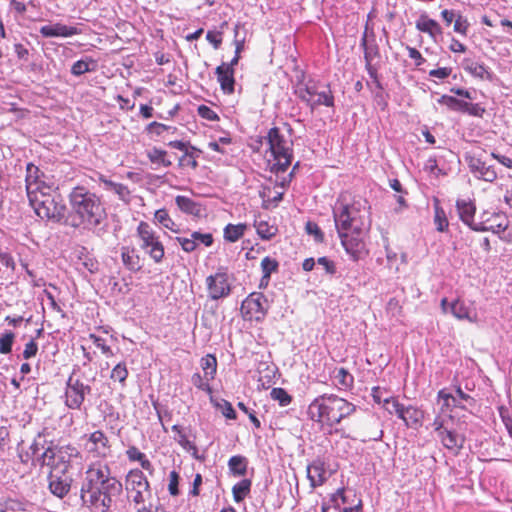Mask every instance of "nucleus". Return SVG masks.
I'll list each match as a JSON object with an SVG mask.
<instances>
[{"label": "nucleus", "instance_id": "nucleus-10", "mask_svg": "<svg viewBox=\"0 0 512 512\" xmlns=\"http://www.w3.org/2000/svg\"><path fill=\"white\" fill-rule=\"evenodd\" d=\"M137 236L141 241V249L156 263H160L164 258V247L154 229L147 222L141 221L137 227Z\"/></svg>", "mask_w": 512, "mask_h": 512}, {"label": "nucleus", "instance_id": "nucleus-26", "mask_svg": "<svg viewBox=\"0 0 512 512\" xmlns=\"http://www.w3.org/2000/svg\"><path fill=\"white\" fill-rule=\"evenodd\" d=\"M175 203L177 207L186 214H190L196 217H200L202 215V205L198 202L193 201L191 198L187 196H176Z\"/></svg>", "mask_w": 512, "mask_h": 512}, {"label": "nucleus", "instance_id": "nucleus-30", "mask_svg": "<svg viewBox=\"0 0 512 512\" xmlns=\"http://www.w3.org/2000/svg\"><path fill=\"white\" fill-rule=\"evenodd\" d=\"M308 105L311 108H314L319 105H325L327 107H332L334 105V97L329 88L318 91L317 94L314 95V98H308Z\"/></svg>", "mask_w": 512, "mask_h": 512}, {"label": "nucleus", "instance_id": "nucleus-51", "mask_svg": "<svg viewBox=\"0 0 512 512\" xmlns=\"http://www.w3.org/2000/svg\"><path fill=\"white\" fill-rule=\"evenodd\" d=\"M90 70L89 62L85 60H78L71 67V73L75 76H80Z\"/></svg>", "mask_w": 512, "mask_h": 512}, {"label": "nucleus", "instance_id": "nucleus-58", "mask_svg": "<svg viewBox=\"0 0 512 512\" xmlns=\"http://www.w3.org/2000/svg\"><path fill=\"white\" fill-rule=\"evenodd\" d=\"M484 112H485V109L483 107H481L479 104H472V103L466 102V107H465L464 113H468L469 115H472V116L482 117Z\"/></svg>", "mask_w": 512, "mask_h": 512}, {"label": "nucleus", "instance_id": "nucleus-56", "mask_svg": "<svg viewBox=\"0 0 512 512\" xmlns=\"http://www.w3.org/2000/svg\"><path fill=\"white\" fill-rule=\"evenodd\" d=\"M198 114L202 118L209 120V121L218 120V115L216 114V112L213 111L210 107H208L206 105H200L198 107Z\"/></svg>", "mask_w": 512, "mask_h": 512}, {"label": "nucleus", "instance_id": "nucleus-3", "mask_svg": "<svg viewBox=\"0 0 512 512\" xmlns=\"http://www.w3.org/2000/svg\"><path fill=\"white\" fill-rule=\"evenodd\" d=\"M355 410V405L346 399L335 394H323L309 404L307 414L315 422L334 427Z\"/></svg>", "mask_w": 512, "mask_h": 512}, {"label": "nucleus", "instance_id": "nucleus-64", "mask_svg": "<svg viewBox=\"0 0 512 512\" xmlns=\"http://www.w3.org/2000/svg\"><path fill=\"white\" fill-rule=\"evenodd\" d=\"M166 156V151L153 148L148 153V157L153 163H160V161H164V157Z\"/></svg>", "mask_w": 512, "mask_h": 512}, {"label": "nucleus", "instance_id": "nucleus-6", "mask_svg": "<svg viewBox=\"0 0 512 512\" xmlns=\"http://www.w3.org/2000/svg\"><path fill=\"white\" fill-rule=\"evenodd\" d=\"M265 140L275 161L271 170L276 173L285 172L292 162V142L281 134L277 127L268 131Z\"/></svg>", "mask_w": 512, "mask_h": 512}, {"label": "nucleus", "instance_id": "nucleus-34", "mask_svg": "<svg viewBox=\"0 0 512 512\" xmlns=\"http://www.w3.org/2000/svg\"><path fill=\"white\" fill-rule=\"evenodd\" d=\"M230 471L237 476H244L247 472V460L245 457L236 455L229 459Z\"/></svg>", "mask_w": 512, "mask_h": 512}, {"label": "nucleus", "instance_id": "nucleus-13", "mask_svg": "<svg viewBox=\"0 0 512 512\" xmlns=\"http://www.w3.org/2000/svg\"><path fill=\"white\" fill-rule=\"evenodd\" d=\"M345 251L357 261L366 255V245L364 242L365 231L361 233L345 232L338 234Z\"/></svg>", "mask_w": 512, "mask_h": 512}, {"label": "nucleus", "instance_id": "nucleus-40", "mask_svg": "<svg viewBox=\"0 0 512 512\" xmlns=\"http://www.w3.org/2000/svg\"><path fill=\"white\" fill-rule=\"evenodd\" d=\"M362 45L364 47V59L366 63H372V61L379 57V49L375 43H368L366 35L362 38Z\"/></svg>", "mask_w": 512, "mask_h": 512}, {"label": "nucleus", "instance_id": "nucleus-42", "mask_svg": "<svg viewBox=\"0 0 512 512\" xmlns=\"http://www.w3.org/2000/svg\"><path fill=\"white\" fill-rule=\"evenodd\" d=\"M277 267H278V263L276 260H274L270 257H265L262 259L261 268L263 271V277L261 280V285L263 284L264 280H266V282L269 280L271 273L273 271H275L277 269Z\"/></svg>", "mask_w": 512, "mask_h": 512}, {"label": "nucleus", "instance_id": "nucleus-33", "mask_svg": "<svg viewBox=\"0 0 512 512\" xmlns=\"http://www.w3.org/2000/svg\"><path fill=\"white\" fill-rule=\"evenodd\" d=\"M423 412L416 407L407 406L405 409L404 423L410 427H418L421 425Z\"/></svg>", "mask_w": 512, "mask_h": 512}, {"label": "nucleus", "instance_id": "nucleus-31", "mask_svg": "<svg viewBox=\"0 0 512 512\" xmlns=\"http://www.w3.org/2000/svg\"><path fill=\"white\" fill-rule=\"evenodd\" d=\"M101 181L103 182L104 186H105V189L118 195V197L125 201V202H129L130 200V191L128 189L127 186L121 184V183H116V182H113L111 180H108V179H102L101 178Z\"/></svg>", "mask_w": 512, "mask_h": 512}, {"label": "nucleus", "instance_id": "nucleus-43", "mask_svg": "<svg viewBox=\"0 0 512 512\" xmlns=\"http://www.w3.org/2000/svg\"><path fill=\"white\" fill-rule=\"evenodd\" d=\"M258 235L265 240L271 239L276 235L277 228L273 225H269L266 222H259L256 226Z\"/></svg>", "mask_w": 512, "mask_h": 512}, {"label": "nucleus", "instance_id": "nucleus-24", "mask_svg": "<svg viewBox=\"0 0 512 512\" xmlns=\"http://www.w3.org/2000/svg\"><path fill=\"white\" fill-rule=\"evenodd\" d=\"M456 208L460 219L474 230V227L479 226V223H474V215L476 207L473 202L466 200H457Z\"/></svg>", "mask_w": 512, "mask_h": 512}, {"label": "nucleus", "instance_id": "nucleus-41", "mask_svg": "<svg viewBox=\"0 0 512 512\" xmlns=\"http://www.w3.org/2000/svg\"><path fill=\"white\" fill-rule=\"evenodd\" d=\"M335 379L337 381V385L345 389L352 387L354 382V377L345 368H339L337 370Z\"/></svg>", "mask_w": 512, "mask_h": 512}, {"label": "nucleus", "instance_id": "nucleus-61", "mask_svg": "<svg viewBox=\"0 0 512 512\" xmlns=\"http://www.w3.org/2000/svg\"><path fill=\"white\" fill-rule=\"evenodd\" d=\"M38 351V345L37 343L32 339L30 340L26 345L25 349L23 351V357L25 359H30L36 355Z\"/></svg>", "mask_w": 512, "mask_h": 512}, {"label": "nucleus", "instance_id": "nucleus-47", "mask_svg": "<svg viewBox=\"0 0 512 512\" xmlns=\"http://www.w3.org/2000/svg\"><path fill=\"white\" fill-rule=\"evenodd\" d=\"M14 333L13 332H6L0 337V353L1 354H8L11 352L12 344L14 341Z\"/></svg>", "mask_w": 512, "mask_h": 512}, {"label": "nucleus", "instance_id": "nucleus-52", "mask_svg": "<svg viewBox=\"0 0 512 512\" xmlns=\"http://www.w3.org/2000/svg\"><path fill=\"white\" fill-rule=\"evenodd\" d=\"M191 381L193 385L203 391H210L209 381L204 376H201L199 373L193 374Z\"/></svg>", "mask_w": 512, "mask_h": 512}, {"label": "nucleus", "instance_id": "nucleus-5", "mask_svg": "<svg viewBox=\"0 0 512 512\" xmlns=\"http://www.w3.org/2000/svg\"><path fill=\"white\" fill-rule=\"evenodd\" d=\"M31 207L41 219L60 222L65 217L66 205L60 194L49 186L28 197Z\"/></svg>", "mask_w": 512, "mask_h": 512}, {"label": "nucleus", "instance_id": "nucleus-37", "mask_svg": "<svg viewBox=\"0 0 512 512\" xmlns=\"http://www.w3.org/2000/svg\"><path fill=\"white\" fill-rule=\"evenodd\" d=\"M345 502L344 490H338L331 498V503L322 507V512H345L344 507H340Z\"/></svg>", "mask_w": 512, "mask_h": 512}, {"label": "nucleus", "instance_id": "nucleus-14", "mask_svg": "<svg viewBox=\"0 0 512 512\" xmlns=\"http://www.w3.org/2000/svg\"><path fill=\"white\" fill-rule=\"evenodd\" d=\"M206 285L209 297L212 300L224 298L230 294L231 286L228 282V275L225 272L219 271L214 275L206 278Z\"/></svg>", "mask_w": 512, "mask_h": 512}, {"label": "nucleus", "instance_id": "nucleus-50", "mask_svg": "<svg viewBox=\"0 0 512 512\" xmlns=\"http://www.w3.org/2000/svg\"><path fill=\"white\" fill-rule=\"evenodd\" d=\"M90 339L93 341L94 345L101 350L103 354L106 356H112L113 352L110 346L106 345V342L103 338L96 336L94 334L90 335Z\"/></svg>", "mask_w": 512, "mask_h": 512}, {"label": "nucleus", "instance_id": "nucleus-11", "mask_svg": "<svg viewBox=\"0 0 512 512\" xmlns=\"http://www.w3.org/2000/svg\"><path fill=\"white\" fill-rule=\"evenodd\" d=\"M268 311V300L260 292L251 293L241 304V312L245 319L261 321Z\"/></svg>", "mask_w": 512, "mask_h": 512}, {"label": "nucleus", "instance_id": "nucleus-19", "mask_svg": "<svg viewBox=\"0 0 512 512\" xmlns=\"http://www.w3.org/2000/svg\"><path fill=\"white\" fill-rule=\"evenodd\" d=\"M39 32L45 38L71 37L80 33L77 27L67 26L62 23L44 25L40 28Z\"/></svg>", "mask_w": 512, "mask_h": 512}, {"label": "nucleus", "instance_id": "nucleus-28", "mask_svg": "<svg viewBox=\"0 0 512 512\" xmlns=\"http://www.w3.org/2000/svg\"><path fill=\"white\" fill-rule=\"evenodd\" d=\"M121 258L124 266L128 270L133 272L140 270V257L135 253L133 249H129L128 247H122Z\"/></svg>", "mask_w": 512, "mask_h": 512}, {"label": "nucleus", "instance_id": "nucleus-44", "mask_svg": "<svg viewBox=\"0 0 512 512\" xmlns=\"http://www.w3.org/2000/svg\"><path fill=\"white\" fill-rule=\"evenodd\" d=\"M273 400L278 401L281 406H287L291 403V396L283 388H273L270 392Z\"/></svg>", "mask_w": 512, "mask_h": 512}, {"label": "nucleus", "instance_id": "nucleus-38", "mask_svg": "<svg viewBox=\"0 0 512 512\" xmlns=\"http://www.w3.org/2000/svg\"><path fill=\"white\" fill-rule=\"evenodd\" d=\"M251 481L243 479L239 483L233 486L232 492L236 502H241L246 495L250 492Z\"/></svg>", "mask_w": 512, "mask_h": 512}, {"label": "nucleus", "instance_id": "nucleus-2", "mask_svg": "<svg viewBox=\"0 0 512 512\" xmlns=\"http://www.w3.org/2000/svg\"><path fill=\"white\" fill-rule=\"evenodd\" d=\"M72 209L71 225L91 230L99 226L106 217L100 197L85 187H75L70 195Z\"/></svg>", "mask_w": 512, "mask_h": 512}, {"label": "nucleus", "instance_id": "nucleus-53", "mask_svg": "<svg viewBox=\"0 0 512 512\" xmlns=\"http://www.w3.org/2000/svg\"><path fill=\"white\" fill-rule=\"evenodd\" d=\"M305 229L309 235H313L315 237V240L317 242L323 241V233L316 223L311 222V221L307 222Z\"/></svg>", "mask_w": 512, "mask_h": 512}, {"label": "nucleus", "instance_id": "nucleus-32", "mask_svg": "<svg viewBox=\"0 0 512 512\" xmlns=\"http://www.w3.org/2000/svg\"><path fill=\"white\" fill-rule=\"evenodd\" d=\"M46 441L43 439L41 434H38V436L34 439L33 443L29 447V451L26 452L25 456L20 455L22 462H28L30 458H34L37 456V458L41 455L39 454L40 450L45 451Z\"/></svg>", "mask_w": 512, "mask_h": 512}, {"label": "nucleus", "instance_id": "nucleus-15", "mask_svg": "<svg viewBox=\"0 0 512 512\" xmlns=\"http://www.w3.org/2000/svg\"><path fill=\"white\" fill-rule=\"evenodd\" d=\"M465 160L471 173L478 179H482L487 182H493L497 178V172L495 171L494 167L487 165L480 158L471 154H467L465 156Z\"/></svg>", "mask_w": 512, "mask_h": 512}, {"label": "nucleus", "instance_id": "nucleus-23", "mask_svg": "<svg viewBox=\"0 0 512 512\" xmlns=\"http://www.w3.org/2000/svg\"><path fill=\"white\" fill-rule=\"evenodd\" d=\"M463 69L475 78L482 81H493L494 74L488 70V68L481 63L473 61L472 59L463 60Z\"/></svg>", "mask_w": 512, "mask_h": 512}, {"label": "nucleus", "instance_id": "nucleus-22", "mask_svg": "<svg viewBox=\"0 0 512 512\" xmlns=\"http://www.w3.org/2000/svg\"><path fill=\"white\" fill-rule=\"evenodd\" d=\"M216 75L218 82L220 83L221 89L226 94H232L234 92V69L226 63H222L216 68Z\"/></svg>", "mask_w": 512, "mask_h": 512}, {"label": "nucleus", "instance_id": "nucleus-17", "mask_svg": "<svg viewBox=\"0 0 512 512\" xmlns=\"http://www.w3.org/2000/svg\"><path fill=\"white\" fill-rule=\"evenodd\" d=\"M44 177L43 172L40 171V169L34 165L33 163H28L26 166V177H25V184H26V191L27 196H31L39 191L44 190V186H47L42 179Z\"/></svg>", "mask_w": 512, "mask_h": 512}, {"label": "nucleus", "instance_id": "nucleus-8", "mask_svg": "<svg viewBox=\"0 0 512 512\" xmlns=\"http://www.w3.org/2000/svg\"><path fill=\"white\" fill-rule=\"evenodd\" d=\"M452 418V415H448L447 417L436 415L432 423V427L437 433V436L443 446L454 454H457L462 449L465 438L454 431L452 427Z\"/></svg>", "mask_w": 512, "mask_h": 512}, {"label": "nucleus", "instance_id": "nucleus-45", "mask_svg": "<svg viewBox=\"0 0 512 512\" xmlns=\"http://www.w3.org/2000/svg\"><path fill=\"white\" fill-rule=\"evenodd\" d=\"M434 222L436 224V229L439 232H443L448 228V220L446 218L445 212L442 208L439 206L435 207V216H434Z\"/></svg>", "mask_w": 512, "mask_h": 512}, {"label": "nucleus", "instance_id": "nucleus-49", "mask_svg": "<svg viewBox=\"0 0 512 512\" xmlns=\"http://www.w3.org/2000/svg\"><path fill=\"white\" fill-rule=\"evenodd\" d=\"M216 407L221 410L222 414L228 419H235L236 413L230 402L221 399L215 403Z\"/></svg>", "mask_w": 512, "mask_h": 512}, {"label": "nucleus", "instance_id": "nucleus-29", "mask_svg": "<svg viewBox=\"0 0 512 512\" xmlns=\"http://www.w3.org/2000/svg\"><path fill=\"white\" fill-rule=\"evenodd\" d=\"M495 220L499 219L497 223L488 224L489 220L480 222L479 226L474 227L475 231H492L493 233H501L508 227V222L504 216L500 214L494 215Z\"/></svg>", "mask_w": 512, "mask_h": 512}, {"label": "nucleus", "instance_id": "nucleus-9", "mask_svg": "<svg viewBox=\"0 0 512 512\" xmlns=\"http://www.w3.org/2000/svg\"><path fill=\"white\" fill-rule=\"evenodd\" d=\"M125 490L129 502L144 504L151 498V489L144 473L139 469L131 470L125 479Z\"/></svg>", "mask_w": 512, "mask_h": 512}, {"label": "nucleus", "instance_id": "nucleus-12", "mask_svg": "<svg viewBox=\"0 0 512 512\" xmlns=\"http://www.w3.org/2000/svg\"><path fill=\"white\" fill-rule=\"evenodd\" d=\"M91 392V387L85 385L79 379L71 375L66 383L65 404L70 409H80L85 400V395Z\"/></svg>", "mask_w": 512, "mask_h": 512}, {"label": "nucleus", "instance_id": "nucleus-48", "mask_svg": "<svg viewBox=\"0 0 512 512\" xmlns=\"http://www.w3.org/2000/svg\"><path fill=\"white\" fill-rule=\"evenodd\" d=\"M155 219L165 228L174 230V222L169 217L167 211L165 209H159L155 212L154 215Z\"/></svg>", "mask_w": 512, "mask_h": 512}, {"label": "nucleus", "instance_id": "nucleus-46", "mask_svg": "<svg viewBox=\"0 0 512 512\" xmlns=\"http://www.w3.org/2000/svg\"><path fill=\"white\" fill-rule=\"evenodd\" d=\"M128 377V370H127V367L125 365V363H118L111 371V375H110V378L112 380H117L119 381L120 383H124L125 380L127 379Z\"/></svg>", "mask_w": 512, "mask_h": 512}, {"label": "nucleus", "instance_id": "nucleus-7", "mask_svg": "<svg viewBox=\"0 0 512 512\" xmlns=\"http://www.w3.org/2000/svg\"><path fill=\"white\" fill-rule=\"evenodd\" d=\"M78 457L77 448L70 445L58 446L50 442L38 457V462L49 467L51 471L67 472L71 461Z\"/></svg>", "mask_w": 512, "mask_h": 512}, {"label": "nucleus", "instance_id": "nucleus-18", "mask_svg": "<svg viewBox=\"0 0 512 512\" xmlns=\"http://www.w3.org/2000/svg\"><path fill=\"white\" fill-rule=\"evenodd\" d=\"M108 443L106 435L102 431L97 430L90 435L86 448L88 452L93 453L97 457H105L110 451Z\"/></svg>", "mask_w": 512, "mask_h": 512}, {"label": "nucleus", "instance_id": "nucleus-57", "mask_svg": "<svg viewBox=\"0 0 512 512\" xmlns=\"http://www.w3.org/2000/svg\"><path fill=\"white\" fill-rule=\"evenodd\" d=\"M177 241L179 242V244L181 245L182 249L185 252H192L196 248V239H194L193 237H191V239L185 237H178Z\"/></svg>", "mask_w": 512, "mask_h": 512}, {"label": "nucleus", "instance_id": "nucleus-20", "mask_svg": "<svg viewBox=\"0 0 512 512\" xmlns=\"http://www.w3.org/2000/svg\"><path fill=\"white\" fill-rule=\"evenodd\" d=\"M438 404L440 407L437 415H442L444 417L451 415L450 412H452V408L466 409L467 407L465 404L460 402L456 396L447 393L445 390H440L438 392Z\"/></svg>", "mask_w": 512, "mask_h": 512}, {"label": "nucleus", "instance_id": "nucleus-16", "mask_svg": "<svg viewBox=\"0 0 512 512\" xmlns=\"http://www.w3.org/2000/svg\"><path fill=\"white\" fill-rule=\"evenodd\" d=\"M49 490L59 498H63L71 488L72 479L67 472L51 471L48 476Z\"/></svg>", "mask_w": 512, "mask_h": 512}, {"label": "nucleus", "instance_id": "nucleus-63", "mask_svg": "<svg viewBox=\"0 0 512 512\" xmlns=\"http://www.w3.org/2000/svg\"><path fill=\"white\" fill-rule=\"evenodd\" d=\"M179 164L181 166H191L194 169L198 166V163L195 160L194 156L188 151H186L184 155L180 158Z\"/></svg>", "mask_w": 512, "mask_h": 512}, {"label": "nucleus", "instance_id": "nucleus-35", "mask_svg": "<svg viewBox=\"0 0 512 512\" xmlns=\"http://www.w3.org/2000/svg\"><path fill=\"white\" fill-rule=\"evenodd\" d=\"M201 367L204 371L205 378L212 380L217 370V359L212 354H207L201 359Z\"/></svg>", "mask_w": 512, "mask_h": 512}, {"label": "nucleus", "instance_id": "nucleus-62", "mask_svg": "<svg viewBox=\"0 0 512 512\" xmlns=\"http://www.w3.org/2000/svg\"><path fill=\"white\" fill-rule=\"evenodd\" d=\"M191 237L196 239V241L202 242L205 246H211L213 243V237L210 233L202 234L200 232H193Z\"/></svg>", "mask_w": 512, "mask_h": 512}, {"label": "nucleus", "instance_id": "nucleus-36", "mask_svg": "<svg viewBox=\"0 0 512 512\" xmlns=\"http://www.w3.org/2000/svg\"><path fill=\"white\" fill-rule=\"evenodd\" d=\"M246 228V224H228L224 229V238L229 242H236L243 236Z\"/></svg>", "mask_w": 512, "mask_h": 512}, {"label": "nucleus", "instance_id": "nucleus-60", "mask_svg": "<svg viewBox=\"0 0 512 512\" xmlns=\"http://www.w3.org/2000/svg\"><path fill=\"white\" fill-rule=\"evenodd\" d=\"M179 444L186 449L187 451H192V455L195 458H198L197 456V448L194 443H192L190 440L187 439V437L184 434L180 433V439Z\"/></svg>", "mask_w": 512, "mask_h": 512}, {"label": "nucleus", "instance_id": "nucleus-21", "mask_svg": "<svg viewBox=\"0 0 512 512\" xmlns=\"http://www.w3.org/2000/svg\"><path fill=\"white\" fill-rule=\"evenodd\" d=\"M450 311L459 320H468L471 323L478 321L476 310L462 300L457 299L452 302L450 304Z\"/></svg>", "mask_w": 512, "mask_h": 512}, {"label": "nucleus", "instance_id": "nucleus-25", "mask_svg": "<svg viewBox=\"0 0 512 512\" xmlns=\"http://www.w3.org/2000/svg\"><path fill=\"white\" fill-rule=\"evenodd\" d=\"M307 477L310 480L312 487L322 485L327 479V471L324 464L320 461H315L307 467Z\"/></svg>", "mask_w": 512, "mask_h": 512}, {"label": "nucleus", "instance_id": "nucleus-39", "mask_svg": "<svg viewBox=\"0 0 512 512\" xmlns=\"http://www.w3.org/2000/svg\"><path fill=\"white\" fill-rule=\"evenodd\" d=\"M440 104L446 105L449 109L453 111H460L464 113L466 102L463 100H459L453 96L443 95L438 100Z\"/></svg>", "mask_w": 512, "mask_h": 512}, {"label": "nucleus", "instance_id": "nucleus-55", "mask_svg": "<svg viewBox=\"0 0 512 512\" xmlns=\"http://www.w3.org/2000/svg\"><path fill=\"white\" fill-rule=\"evenodd\" d=\"M179 475L176 471H171L169 474L168 490L171 495L176 496L179 494L178 490Z\"/></svg>", "mask_w": 512, "mask_h": 512}, {"label": "nucleus", "instance_id": "nucleus-4", "mask_svg": "<svg viewBox=\"0 0 512 512\" xmlns=\"http://www.w3.org/2000/svg\"><path fill=\"white\" fill-rule=\"evenodd\" d=\"M367 209L365 203L354 201L349 204L341 196L333 208V217L338 234L345 232L361 233L366 231L369 222H367Z\"/></svg>", "mask_w": 512, "mask_h": 512}, {"label": "nucleus", "instance_id": "nucleus-59", "mask_svg": "<svg viewBox=\"0 0 512 512\" xmlns=\"http://www.w3.org/2000/svg\"><path fill=\"white\" fill-rule=\"evenodd\" d=\"M206 39L214 46L215 49H218L222 43V34L221 32L208 31Z\"/></svg>", "mask_w": 512, "mask_h": 512}, {"label": "nucleus", "instance_id": "nucleus-54", "mask_svg": "<svg viewBox=\"0 0 512 512\" xmlns=\"http://www.w3.org/2000/svg\"><path fill=\"white\" fill-rule=\"evenodd\" d=\"M453 28H454L455 32L466 36L468 28H469V23H468L467 19L463 18L461 15H458L455 19Z\"/></svg>", "mask_w": 512, "mask_h": 512}, {"label": "nucleus", "instance_id": "nucleus-27", "mask_svg": "<svg viewBox=\"0 0 512 512\" xmlns=\"http://www.w3.org/2000/svg\"><path fill=\"white\" fill-rule=\"evenodd\" d=\"M416 28L421 32L429 34L431 37L441 33L440 25L425 14H422L417 20Z\"/></svg>", "mask_w": 512, "mask_h": 512}, {"label": "nucleus", "instance_id": "nucleus-1", "mask_svg": "<svg viewBox=\"0 0 512 512\" xmlns=\"http://www.w3.org/2000/svg\"><path fill=\"white\" fill-rule=\"evenodd\" d=\"M121 491V482L110 476L108 466L94 463L86 471L80 496L83 504L92 512H106L112 504V498Z\"/></svg>", "mask_w": 512, "mask_h": 512}]
</instances>
